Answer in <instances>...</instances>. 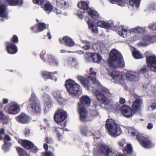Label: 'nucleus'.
Instances as JSON below:
<instances>
[{
    "mask_svg": "<svg viewBox=\"0 0 156 156\" xmlns=\"http://www.w3.org/2000/svg\"><path fill=\"white\" fill-rule=\"evenodd\" d=\"M110 58L108 61L109 66L111 67H123L124 63L120 53L115 49H112L110 54Z\"/></svg>",
    "mask_w": 156,
    "mask_h": 156,
    "instance_id": "obj_1",
    "label": "nucleus"
},
{
    "mask_svg": "<svg viewBox=\"0 0 156 156\" xmlns=\"http://www.w3.org/2000/svg\"><path fill=\"white\" fill-rule=\"evenodd\" d=\"M80 103L78 104V111L80 115V120L83 122L90 121L87 116V112L85 105L88 106L90 104V100L89 98L87 96H83L80 99Z\"/></svg>",
    "mask_w": 156,
    "mask_h": 156,
    "instance_id": "obj_2",
    "label": "nucleus"
},
{
    "mask_svg": "<svg viewBox=\"0 0 156 156\" xmlns=\"http://www.w3.org/2000/svg\"><path fill=\"white\" fill-rule=\"evenodd\" d=\"M106 128L109 134L112 136L116 137L120 135L122 133L121 129H118L117 125L112 119H108L106 123Z\"/></svg>",
    "mask_w": 156,
    "mask_h": 156,
    "instance_id": "obj_3",
    "label": "nucleus"
},
{
    "mask_svg": "<svg viewBox=\"0 0 156 156\" xmlns=\"http://www.w3.org/2000/svg\"><path fill=\"white\" fill-rule=\"evenodd\" d=\"M128 132L133 136H135L140 144L143 147L145 148H149L151 147V143L149 140L141 136H140L139 132L133 128H129Z\"/></svg>",
    "mask_w": 156,
    "mask_h": 156,
    "instance_id": "obj_4",
    "label": "nucleus"
},
{
    "mask_svg": "<svg viewBox=\"0 0 156 156\" xmlns=\"http://www.w3.org/2000/svg\"><path fill=\"white\" fill-rule=\"evenodd\" d=\"M95 94L97 98L101 103L106 105L110 104L109 100L106 97L110 94L109 91L108 89L102 87L101 91L96 90Z\"/></svg>",
    "mask_w": 156,
    "mask_h": 156,
    "instance_id": "obj_5",
    "label": "nucleus"
},
{
    "mask_svg": "<svg viewBox=\"0 0 156 156\" xmlns=\"http://www.w3.org/2000/svg\"><path fill=\"white\" fill-rule=\"evenodd\" d=\"M77 78L84 87L87 89H89L90 85L91 83H93L97 85H99L100 83L97 80L95 77L92 76H89L87 78L80 75H78Z\"/></svg>",
    "mask_w": 156,
    "mask_h": 156,
    "instance_id": "obj_6",
    "label": "nucleus"
},
{
    "mask_svg": "<svg viewBox=\"0 0 156 156\" xmlns=\"http://www.w3.org/2000/svg\"><path fill=\"white\" fill-rule=\"evenodd\" d=\"M66 86L68 92L70 94L75 95L79 91V85L71 80H66Z\"/></svg>",
    "mask_w": 156,
    "mask_h": 156,
    "instance_id": "obj_7",
    "label": "nucleus"
},
{
    "mask_svg": "<svg viewBox=\"0 0 156 156\" xmlns=\"http://www.w3.org/2000/svg\"><path fill=\"white\" fill-rule=\"evenodd\" d=\"M133 96L136 98L132 105V111L134 113L141 110V106L143 103V100L141 96L138 95L136 94H134Z\"/></svg>",
    "mask_w": 156,
    "mask_h": 156,
    "instance_id": "obj_8",
    "label": "nucleus"
},
{
    "mask_svg": "<svg viewBox=\"0 0 156 156\" xmlns=\"http://www.w3.org/2000/svg\"><path fill=\"white\" fill-rule=\"evenodd\" d=\"M146 62L150 70L156 72V56L152 55L147 57Z\"/></svg>",
    "mask_w": 156,
    "mask_h": 156,
    "instance_id": "obj_9",
    "label": "nucleus"
},
{
    "mask_svg": "<svg viewBox=\"0 0 156 156\" xmlns=\"http://www.w3.org/2000/svg\"><path fill=\"white\" fill-rule=\"evenodd\" d=\"M110 75L116 83L122 84L123 83L124 76L119 71L113 70L110 73Z\"/></svg>",
    "mask_w": 156,
    "mask_h": 156,
    "instance_id": "obj_10",
    "label": "nucleus"
},
{
    "mask_svg": "<svg viewBox=\"0 0 156 156\" xmlns=\"http://www.w3.org/2000/svg\"><path fill=\"white\" fill-rule=\"evenodd\" d=\"M27 107L28 109L33 113L38 114L41 112L40 106L36 101H30Z\"/></svg>",
    "mask_w": 156,
    "mask_h": 156,
    "instance_id": "obj_11",
    "label": "nucleus"
},
{
    "mask_svg": "<svg viewBox=\"0 0 156 156\" xmlns=\"http://www.w3.org/2000/svg\"><path fill=\"white\" fill-rule=\"evenodd\" d=\"M27 107L28 109L33 113L38 114L41 112L40 106L36 101H30Z\"/></svg>",
    "mask_w": 156,
    "mask_h": 156,
    "instance_id": "obj_12",
    "label": "nucleus"
},
{
    "mask_svg": "<svg viewBox=\"0 0 156 156\" xmlns=\"http://www.w3.org/2000/svg\"><path fill=\"white\" fill-rule=\"evenodd\" d=\"M67 113L64 111H58L56 112L54 118L55 122L58 124L64 121L67 117Z\"/></svg>",
    "mask_w": 156,
    "mask_h": 156,
    "instance_id": "obj_13",
    "label": "nucleus"
},
{
    "mask_svg": "<svg viewBox=\"0 0 156 156\" xmlns=\"http://www.w3.org/2000/svg\"><path fill=\"white\" fill-rule=\"evenodd\" d=\"M34 3L42 5L45 4L44 10L48 14H49L53 10V7L51 3H47L45 4V0H33Z\"/></svg>",
    "mask_w": 156,
    "mask_h": 156,
    "instance_id": "obj_14",
    "label": "nucleus"
},
{
    "mask_svg": "<svg viewBox=\"0 0 156 156\" xmlns=\"http://www.w3.org/2000/svg\"><path fill=\"white\" fill-rule=\"evenodd\" d=\"M19 142L21 144L22 146L27 149H30L33 148V149H34L33 151L34 152H36L37 151V148L34 146V144L32 142L30 141L24 140H20L19 141Z\"/></svg>",
    "mask_w": 156,
    "mask_h": 156,
    "instance_id": "obj_15",
    "label": "nucleus"
},
{
    "mask_svg": "<svg viewBox=\"0 0 156 156\" xmlns=\"http://www.w3.org/2000/svg\"><path fill=\"white\" fill-rule=\"evenodd\" d=\"M19 122L23 124H26L30 121V118L29 116L25 113H21L16 118Z\"/></svg>",
    "mask_w": 156,
    "mask_h": 156,
    "instance_id": "obj_16",
    "label": "nucleus"
},
{
    "mask_svg": "<svg viewBox=\"0 0 156 156\" xmlns=\"http://www.w3.org/2000/svg\"><path fill=\"white\" fill-rule=\"evenodd\" d=\"M6 45L7 51L9 54H13L17 52V47L13 43L7 42Z\"/></svg>",
    "mask_w": 156,
    "mask_h": 156,
    "instance_id": "obj_17",
    "label": "nucleus"
},
{
    "mask_svg": "<svg viewBox=\"0 0 156 156\" xmlns=\"http://www.w3.org/2000/svg\"><path fill=\"white\" fill-rule=\"evenodd\" d=\"M121 112L127 117H129L134 114V112L132 111L130 108L124 105L121 108Z\"/></svg>",
    "mask_w": 156,
    "mask_h": 156,
    "instance_id": "obj_18",
    "label": "nucleus"
},
{
    "mask_svg": "<svg viewBox=\"0 0 156 156\" xmlns=\"http://www.w3.org/2000/svg\"><path fill=\"white\" fill-rule=\"evenodd\" d=\"M97 25L100 27L108 29L111 27L116 28V25H115L113 23L111 22H105L101 20L98 21L97 22Z\"/></svg>",
    "mask_w": 156,
    "mask_h": 156,
    "instance_id": "obj_19",
    "label": "nucleus"
},
{
    "mask_svg": "<svg viewBox=\"0 0 156 156\" xmlns=\"http://www.w3.org/2000/svg\"><path fill=\"white\" fill-rule=\"evenodd\" d=\"M11 138L8 135H6L4 138V144L2 146V149L5 151H7L9 150L10 147L11 146V144L9 141H10Z\"/></svg>",
    "mask_w": 156,
    "mask_h": 156,
    "instance_id": "obj_20",
    "label": "nucleus"
},
{
    "mask_svg": "<svg viewBox=\"0 0 156 156\" xmlns=\"http://www.w3.org/2000/svg\"><path fill=\"white\" fill-rule=\"evenodd\" d=\"M126 78L130 81H136L138 80L137 73L133 71L128 72L126 73Z\"/></svg>",
    "mask_w": 156,
    "mask_h": 156,
    "instance_id": "obj_21",
    "label": "nucleus"
},
{
    "mask_svg": "<svg viewBox=\"0 0 156 156\" xmlns=\"http://www.w3.org/2000/svg\"><path fill=\"white\" fill-rule=\"evenodd\" d=\"M46 29V25L43 23H40L37 25L31 27V30L35 33L42 31Z\"/></svg>",
    "mask_w": 156,
    "mask_h": 156,
    "instance_id": "obj_22",
    "label": "nucleus"
},
{
    "mask_svg": "<svg viewBox=\"0 0 156 156\" xmlns=\"http://www.w3.org/2000/svg\"><path fill=\"white\" fill-rule=\"evenodd\" d=\"M44 60L48 63L55 65L57 66L58 64V60L57 58H55L51 55L47 56L45 59Z\"/></svg>",
    "mask_w": 156,
    "mask_h": 156,
    "instance_id": "obj_23",
    "label": "nucleus"
},
{
    "mask_svg": "<svg viewBox=\"0 0 156 156\" xmlns=\"http://www.w3.org/2000/svg\"><path fill=\"white\" fill-rule=\"evenodd\" d=\"M93 47L95 50H97L102 53L107 52L106 45L104 43H101L99 44H95Z\"/></svg>",
    "mask_w": 156,
    "mask_h": 156,
    "instance_id": "obj_24",
    "label": "nucleus"
},
{
    "mask_svg": "<svg viewBox=\"0 0 156 156\" xmlns=\"http://www.w3.org/2000/svg\"><path fill=\"white\" fill-rule=\"evenodd\" d=\"M100 150L101 154L105 156H108V153L111 151V149L108 145L105 144L100 146Z\"/></svg>",
    "mask_w": 156,
    "mask_h": 156,
    "instance_id": "obj_25",
    "label": "nucleus"
},
{
    "mask_svg": "<svg viewBox=\"0 0 156 156\" xmlns=\"http://www.w3.org/2000/svg\"><path fill=\"white\" fill-rule=\"evenodd\" d=\"M62 40L65 43V45L69 47L73 46L75 45V43L72 39L68 36L63 37Z\"/></svg>",
    "mask_w": 156,
    "mask_h": 156,
    "instance_id": "obj_26",
    "label": "nucleus"
},
{
    "mask_svg": "<svg viewBox=\"0 0 156 156\" xmlns=\"http://www.w3.org/2000/svg\"><path fill=\"white\" fill-rule=\"evenodd\" d=\"M20 107L18 104H16L11 106L9 109L8 112L11 114H16L20 111Z\"/></svg>",
    "mask_w": 156,
    "mask_h": 156,
    "instance_id": "obj_27",
    "label": "nucleus"
},
{
    "mask_svg": "<svg viewBox=\"0 0 156 156\" xmlns=\"http://www.w3.org/2000/svg\"><path fill=\"white\" fill-rule=\"evenodd\" d=\"M118 28V27L117 28L116 30L118 31L119 34L124 37H126L127 36L128 32L127 30L125 29L124 26L119 27V29Z\"/></svg>",
    "mask_w": 156,
    "mask_h": 156,
    "instance_id": "obj_28",
    "label": "nucleus"
},
{
    "mask_svg": "<svg viewBox=\"0 0 156 156\" xmlns=\"http://www.w3.org/2000/svg\"><path fill=\"white\" fill-rule=\"evenodd\" d=\"M87 12L89 15L94 20L97 19L99 17L98 12L95 11L91 9L90 8H88L87 9Z\"/></svg>",
    "mask_w": 156,
    "mask_h": 156,
    "instance_id": "obj_29",
    "label": "nucleus"
},
{
    "mask_svg": "<svg viewBox=\"0 0 156 156\" xmlns=\"http://www.w3.org/2000/svg\"><path fill=\"white\" fill-rule=\"evenodd\" d=\"M87 12L89 15L94 20L97 19L99 17L98 12L95 11L91 9L90 8H88L87 9Z\"/></svg>",
    "mask_w": 156,
    "mask_h": 156,
    "instance_id": "obj_30",
    "label": "nucleus"
},
{
    "mask_svg": "<svg viewBox=\"0 0 156 156\" xmlns=\"http://www.w3.org/2000/svg\"><path fill=\"white\" fill-rule=\"evenodd\" d=\"M90 58L92 57L94 62H95L99 63L102 59L101 56L98 53H92L90 55Z\"/></svg>",
    "mask_w": 156,
    "mask_h": 156,
    "instance_id": "obj_31",
    "label": "nucleus"
},
{
    "mask_svg": "<svg viewBox=\"0 0 156 156\" xmlns=\"http://www.w3.org/2000/svg\"><path fill=\"white\" fill-rule=\"evenodd\" d=\"M56 2L57 5L62 9H66L68 7V3L63 0H57Z\"/></svg>",
    "mask_w": 156,
    "mask_h": 156,
    "instance_id": "obj_32",
    "label": "nucleus"
},
{
    "mask_svg": "<svg viewBox=\"0 0 156 156\" xmlns=\"http://www.w3.org/2000/svg\"><path fill=\"white\" fill-rule=\"evenodd\" d=\"M57 72L55 71L54 72L49 73L48 72L44 71L42 73V76L46 80L48 79H53V76L52 75L54 74H56Z\"/></svg>",
    "mask_w": 156,
    "mask_h": 156,
    "instance_id": "obj_33",
    "label": "nucleus"
},
{
    "mask_svg": "<svg viewBox=\"0 0 156 156\" xmlns=\"http://www.w3.org/2000/svg\"><path fill=\"white\" fill-rule=\"evenodd\" d=\"M153 37L151 36L145 35L143 38L144 45H147L149 43H152L153 42Z\"/></svg>",
    "mask_w": 156,
    "mask_h": 156,
    "instance_id": "obj_34",
    "label": "nucleus"
},
{
    "mask_svg": "<svg viewBox=\"0 0 156 156\" xmlns=\"http://www.w3.org/2000/svg\"><path fill=\"white\" fill-rule=\"evenodd\" d=\"M77 6L80 9H83L85 12H87V9L90 8L88 6V4L83 1H81L80 3H78Z\"/></svg>",
    "mask_w": 156,
    "mask_h": 156,
    "instance_id": "obj_35",
    "label": "nucleus"
},
{
    "mask_svg": "<svg viewBox=\"0 0 156 156\" xmlns=\"http://www.w3.org/2000/svg\"><path fill=\"white\" fill-rule=\"evenodd\" d=\"M6 8V5H0V16L3 18H6L7 17V14L5 13Z\"/></svg>",
    "mask_w": 156,
    "mask_h": 156,
    "instance_id": "obj_36",
    "label": "nucleus"
},
{
    "mask_svg": "<svg viewBox=\"0 0 156 156\" xmlns=\"http://www.w3.org/2000/svg\"><path fill=\"white\" fill-rule=\"evenodd\" d=\"M9 4L11 6L21 5L23 4L22 0H7Z\"/></svg>",
    "mask_w": 156,
    "mask_h": 156,
    "instance_id": "obj_37",
    "label": "nucleus"
},
{
    "mask_svg": "<svg viewBox=\"0 0 156 156\" xmlns=\"http://www.w3.org/2000/svg\"><path fill=\"white\" fill-rule=\"evenodd\" d=\"M80 131L81 133L83 135L87 136V135H90V131L88 130V127L83 126L81 127Z\"/></svg>",
    "mask_w": 156,
    "mask_h": 156,
    "instance_id": "obj_38",
    "label": "nucleus"
},
{
    "mask_svg": "<svg viewBox=\"0 0 156 156\" xmlns=\"http://www.w3.org/2000/svg\"><path fill=\"white\" fill-rule=\"evenodd\" d=\"M145 30L144 28L140 27H137L130 30V33H140L143 32Z\"/></svg>",
    "mask_w": 156,
    "mask_h": 156,
    "instance_id": "obj_39",
    "label": "nucleus"
},
{
    "mask_svg": "<svg viewBox=\"0 0 156 156\" xmlns=\"http://www.w3.org/2000/svg\"><path fill=\"white\" fill-rule=\"evenodd\" d=\"M8 121V119L4 116L3 112L0 111V122L3 124H7Z\"/></svg>",
    "mask_w": 156,
    "mask_h": 156,
    "instance_id": "obj_40",
    "label": "nucleus"
},
{
    "mask_svg": "<svg viewBox=\"0 0 156 156\" xmlns=\"http://www.w3.org/2000/svg\"><path fill=\"white\" fill-rule=\"evenodd\" d=\"M129 4L133 7L138 8L139 6L140 3V0H130Z\"/></svg>",
    "mask_w": 156,
    "mask_h": 156,
    "instance_id": "obj_41",
    "label": "nucleus"
},
{
    "mask_svg": "<svg viewBox=\"0 0 156 156\" xmlns=\"http://www.w3.org/2000/svg\"><path fill=\"white\" fill-rule=\"evenodd\" d=\"M94 23H88V26L89 29H91L92 33L96 34L98 32V27L94 25Z\"/></svg>",
    "mask_w": 156,
    "mask_h": 156,
    "instance_id": "obj_42",
    "label": "nucleus"
},
{
    "mask_svg": "<svg viewBox=\"0 0 156 156\" xmlns=\"http://www.w3.org/2000/svg\"><path fill=\"white\" fill-rule=\"evenodd\" d=\"M16 150L20 156H30L27 152L21 148L17 147Z\"/></svg>",
    "mask_w": 156,
    "mask_h": 156,
    "instance_id": "obj_43",
    "label": "nucleus"
},
{
    "mask_svg": "<svg viewBox=\"0 0 156 156\" xmlns=\"http://www.w3.org/2000/svg\"><path fill=\"white\" fill-rule=\"evenodd\" d=\"M44 98L46 104L48 105L51 106L52 104V101L50 96L48 94H45L44 96Z\"/></svg>",
    "mask_w": 156,
    "mask_h": 156,
    "instance_id": "obj_44",
    "label": "nucleus"
},
{
    "mask_svg": "<svg viewBox=\"0 0 156 156\" xmlns=\"http://www.w3.org/2000/svg\"><path fill=\"white\" fill-rule=\"evenodd\" d=\"M133 57L135 59H138L143 58V56L141 55L138 51L134 50L132 52Z\"/></svg>",
    "mask_w": 156,
    "mask_h": 156,
    "instance_id": "obj_45",
    "label": "nucleus"
},
{
    "mask_svg": "<svg viewBox=\"0 0 156 156\" xmlns=\"http://www.w3.org/2000/svg\"><path fill=\"white\" fill-rule=\"evenodd\" d=\"M132 151V148L130 144H127L126 148L123 150L124 153L125 154H129Z\"/></svg>",
    "mask_w": 156,
    "mask_h": 156,
    "instance_id": "obj_46",
    "label": "nucleus"
},
{
    "mask_svg": "<svg viewBox=\"0 0 156 156\" xmlns=\"http://www.w3.org/2000/svg\"><path fill=\"white\" fill-rule=\"evenodd\" d=\"M122 106L119 103H117L114 105L113 108L115 111L118 112L119 110L121 111V108Z\"/></svg>",
    "mask_w": 156,
    "mask_h": 156,
    "instance_id": "obj_47",
    "label": "nucleus"
},
{
    "mask_svg": "<svg viewBox=\"0 0 156 156\" xmlns=\"http://www.w3.org/2000/svg\"><path fill=\"white\" fill-rule=\"evenodd\" d=\"M52 94L56 99L59 98L61 96L60 92L58 90H56L53 91Z\"/></svg>",
    "mask_w": 156,
    "mask_h": 156,
    "instance_id": "obj_48",
    "label": "nucleus"
},
{
    "mask_svg": "<svg viewBox=\"0 0 156 156\" xmlns=\"http://www.w3.org/2000/svg\"><path fill=\"white\" fill-rule=\"evenodd\" d=\"M127 0H116V2L119 5L123 7L124 6Z\"/></svg>",
    "mask_w": 156,
    "mask_h": 156,
    "instance_id": "obj_49",
    "label": "nucleus"
},
{
    "mask_svg": "<svg viewBox=\"0 0 156 156\" xmlns=\"http://www.w3.org/2000/svg\"><path fill=\"white\" fill-rule=\"evenodd\" d=\"M55 130H54V132H56V134H57L58 135V137L59 139L60 138V131H62V129H61L59 128H55Z\"/></svg>",
    "mask_w": 156,
    "mask_h": 156,
    "instance_id": "obj_50",
    "label": "nucleus"
},
{
    "mask_svg": "<svg viewBox=\"0 0 156 156\" xmlns=\"http://www.w3.org/2000/svg\"><path fill=\"white\" fill-rule=\"evenodd\" d=\"M148 27L150 29L153 30L156 29V25L155 26L154 24L153 23L150 24Z\"/></svg>",
    "mask_w": 156,
    "mask_h": 156,
    "instance_id": "obj_51",
    "label": "nucleus"
},
{
    "mask_svg": "<svg viewBox=\"0 0 156 156\" xmlns=\"http://www.w3.org/2000/svg\"><path fill=\"white\" fill-rule=\"evenodd\" d=\"M125 140L124 139H122L118 142V144L121 147H123L124 145L125 144Z\"/></svg>",
    "mask_w": 156,
    "mask_h": 156,
    "instance_id": "obj_52",
    "label": "nucleus"
},
{
    "mask_svg": "<svg viewBox=\"0 0 156 156\" xmlns=\"http://www.w3.org/2000/svg\"><path fill=\"white\" fill-rule=\"evenodd\" d=\"M148 110L150 111L152 110H154L156 108V105L154 104L153 105L150 106L148 107Z\"/></svg>",
    "mask_w": 156,
    "mask_h": 156,
    "instance_id": "obj_53",
    "label": "nucleus"
},
{
    "mask_svg": "<svg viewBox=\"0 0 156 156\" xmlns=\"http://www.w3.org/2000/svg\"><path fill=\"white\" fill-rule=\"evenodd\" d=\"M58 102L60 104H62L64 101V99L62 98V96L59 98H57L56 99Z\"/></svg>",
    "mask_w": 156,
    "mask_h": 156,
    "instance_id": "obj_54",
    "label": "nucleus"
},
{
    "mask_svg": "<svg viewBox=\"0 0 156 156\" xmlns=\"http://www.w3.org/2000/svg\"><path fill=\"white\" fill-rule=\"evenodd\" d=\"M30 101H36L35 96V94L34 93H32L29 99Z\"/></svg>",
    "mask_w": 156,
    "mask_h": 156,
    "instance_id": "obj_55",
    "label": "nucleus"
},
{
    "mask_svg": "<svg viewBox=\"0 0 156 156\" xmlns=\"http://www.w3.org/2000/svg\"><path fill=\"white\" fill-rule=\"evenodd\" d=\"M30 131L28 129H26L24 131V134L26 137L29 136L30 135Z\"/></svg>",
    "mask_w": 156,
    "mask_h": 156,
    "instance_id": "obj_56",
    "label": "nucleus"
},
{
    "mask_svg": "<svg viewBox=\"0 0 156 156\" xmlns=\"http://www.w3.org/2000/svg\"><path fill=\"white\" fill-rule=\"evenodd\" d=\"M44 156H54V155L51 152L47 151L44 153Z\"/></svg>",
    "mask_w": 156,
    "mask_h": 156,
    "instance_id": "obj_57",
    "label": "nucleus"
},
{
    "mask_svg": "<svg viewBox=\"0 0 156 156\" xmlns=\"http://www.w3.org/2000/svg\"><path fill=\"white\" fill-rule=\"evenodd\" d=\"M147 70L146 68H143L140 69L139 73L140 74H144L146 72Z\"/></svg>",
    "mask_w": 156,
    "mask_h": 156,
    "instance_id": "obj_58",
    "label": "nucleus"
},
{
    "mask_svg": "<svg viewBox=\"0 0 156 156\" xmlns=\"http://www.w3.org/2000/svg\"><path fill=\"white\" fill-rule=\"evenodd\" d=\"M45 141L47 143L51 144L52 143V138L47 137L46 138Z\"/></svg>",
    "mask_w": 156,
    "mask_h": 156,
    "instance_id": "obj_59",
    "label": "nucleus"
},
{
    "mask_svg": "<svg viewBox=\"0 0 156 156\" xmlns=\"http://www.w3.org/2000/svg\"><path fill=\"white\" fill-rule=\"evenodd\" d=\"M12 41L14 43H17L18 42V38L17 37L16 35H14L13 36Z\"/></svg>",
    "mask_w": 156,
    "mask_h": 156,
    "instance_id": "obj_60",
    "label": "nucleus"
},
{
    "mask_svg": "<svg viewBox=\"0 0 156 156\" xmlns=\"http://www.w3.org/2000/svg\"><path fill=\"white\" fill-rule=\"evenodd\" d=\"M153 125L152 123H148V124L147 128L148 129H151L153 128Z\"/></svg>",
    "mask_w": 156,
    "mask_h": 156,
    "instance_id": "obj_61",
    "label": "nucleus"
},
{
    "mask_svg": "<svg viewBox=\"0 0 156 156\" xmlns=\"http://www.w3.org/2000/svg\"><path fill=\"white\" fill-rule=\"evenodd\" d=\"M83 48L84 50H87L90 49V45H85Z\"/></svg>",
    "mask_w": 156,
    "mask_h": 156,
    "instance_id": "obj_62",
    "label": "nucleus"
},
{
    "mask_svg": "<svg viewBox=\"0 0 156 156\" xmlns=\"http://www.w3.org/2000/svg\"><path fill=\"white\" fill-rule=\"evenodd\" d=\"M119 102L121 104H123L126 102L124 98H120L119 100Z\"/></svg>",
    "mask_w": 156,
    "mask_h": 156,
    "instance_id": "obj_63",
    "label": "nucleus"
},
{
    "mask_svg": "<svg viewBox=\"0 0 156 156\" xmlns=\"http://www.w3.org/2000/svg\"><path fill=\"white\" fill-rule=\"evenodd\" d=\"M85 20L88 24L89 23H93L91 20L89 19L88 17H86L85 19Z\"/></svg>",
    "mask_w": 156,
    "mask_h": 156,
    "instance_id": "obj_64",
    "label": "nucleus"
}]
</instances>
